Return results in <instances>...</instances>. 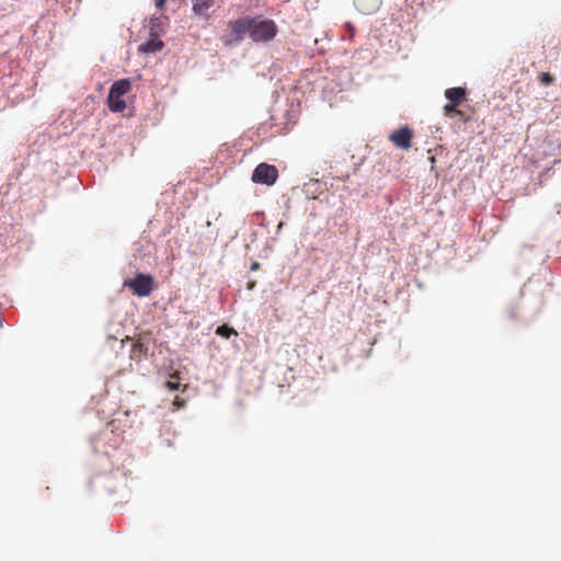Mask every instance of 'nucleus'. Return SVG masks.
Wrapping results in <instances>:
<instances>
[{"label": "nucleus", "instance_id": "19", "mask_svg": "<svg viewBox=\"0 0 561 561\" xmlns=\"http://www.w3.org/2000/svg\"><path fill=\"white\" fill-rule=\"evenodd\" d=\"M428 160H430V162H431V169H432V170H434V164H435V162H436L435 157H434V156H431V157L428 158Z\"/></svg>", "mask_w": 561, "mask_h": 561}, {"label": "nucleus", "instance_id": "10", "mask_svg": "<svg viewBox=\"0 0 561 561\" xmlns=\"http://www.w3.org/2000/svg\"><path fill=\"white\" fill-rule=\"evenodd\" d=\"M445 96L450 103L460 105L466 99V90L463 88H449L445 91Z\"/></svg>", "mask_w": 561, "mask_h": 561}, {"label": "nucleus", "instance_id": "8", "mask_svg": "<svg viewBox=\"0 0 561 561\" xmlns=\"http://www.w3.org/2000/svg\"><path fill=\"white\" fill-rule=\"evenodd\" d=\"M214 4L215 0H193V12L196 15L208 18Z\"/></svg>", "mask_w": 561, "mask_h": 561}, {"label": "nucleus", "instance_id": "9", "mask_svg": "<svg viewBox=\"0 0 561 561\" xmlns=\"http://www.w3.org/2000/svg\"><path fill=\"white\" fill-rule=\"evenodd\" d=\"M148 353L147 345L142 342L141 339H138L134 342L130 351V359L137 363L141 362Z\"/></svg>", "mask_w": 561, "mask_h": 561}, {"label": "nucleus", "instance_id": "16", "mask_svg": "<svg viewBox=\"0 0 561 561\" xmlns=\"http://www.w3.org/2000/svg\"><path fill=\"white\" fill-rule=\"evenodd\" d=\"M539 81L545 85H549L554 81V78L549 72H541L539 75Z\"/></svg>", "mask_w": 561, "mask_h": 561}, {"label": "nucleus", "instance_id": "2", "mask_svg": "<svg viewBox=\"0 0 561 561\" xmlns=\"http://www.w3.org/2000/svg\"><path fill=\"white\" fill-rule=\"evenodd\" d=\"M278 28L273 20L253 18L250 37L253 42H268L277 35Z\"/></svg>", "mask_w": 561, "mask_h": 561}, {"label": "nucleus", "instance_id": "3", "mask_svg": "<svg viewBox=\"0 0 561 561\" xmlns=\"http://www.w3.org/2000/svg\"><path fill=\"white\" fill-rule=\"evenodd\" d=\"M124 287L130 289L135 296L147 297L154 289V279L149 274L138 273L134 278L125 279Z\"/></svg>", "mask_w": 561, "mask_h": 561}, {"label": "nucleus", "instance_id": "18", "mask_svg": "<svg viewBox=\"0 0 561 561\" xmlns=\"http://www.w3.org/2000/svg\"><path fill=\"white\" fill-rule=\"evenodd\" d=\"M250 268H251V271H256V270H259V268H260V263H259V262H253V263L251 264V267H250Z\"/></svg>", "mask_w": 561, "mask_h": 561}, {"label": "nucleus", "instance_id": "11", "mask_svg": "<svg viewBox=\"0 0 561 561\" xmlns=\"http://www.w3.org/2000/svg\"><path fill=\"white\" fill-rule=\"evenodd\" d=\"M163 20H167L163 14L151 18L149 23L150 37H160V35L163 33Z\"/></svg>", "mask_w": 561, "mask_h": 561}, {"label": "nucleus", "instance_id": "1", "mask_svg": "<svg viewBox=\"0 0 561 561\" xmlns=\"http://www.w3.org/2000/svg\"><path fill=\"white\" fill-rule=\"evenodd\" d=\"M131 84L128 79H121L115 81L107 96L108 108L114 113L123 112L126 108V103L123 96L130 91Z\"/></svg>", "mask_w": 561, "mask_h": 561}, {"label": "nucleus", "instance_id": "5", "mask_svg": "<svg viewBox=\"0 0 561 561\" xmlns=\"http://www.w3.org/2000/svg\"><path fill=\"white\" fill-rule=\"evenodd\" d=\"M253 22V18L244 16L233 21H229L228 26L232 33V39H226L225 44L229 45L232 42H240L244 38L245 34L250 35L251 25Z\"/></svg>", "mask_w": 561, "mask_h": 561}, {"label": "nucleus", "instance_id": "4", "mask_svg": "<svg viewBox=\"0 0 561 561\" xmlns=\"http://www.w3.org/2000/svg\"><path fill=\"white\" fill-rule=\"evenodd\" d=\"M278 179V170L275 165L262 162L255 167L252 172L251 180L256 184L271 186Z\"/></svg>", "mask_w": 561, "mask_h": 561}, {"label": "nucleus", "instance_id": "14", "mask_svg": "<svg viewBox=\"0 0 561 561\" xmlns=\"http://www.w3.org/2000/svg\"><path fill=\"white\" fill-rule=\"evenodd\" d=\"M179 379H180V378H179V375H178V374H173V375H171V376H170V380H168V381L165 382V387H167L168 389L172 390V391H174V390H179V389H180V386H181V383H180Z\"/></svg>", "mask_w": 561, "mask_h": 561}, {"label": "nucleus", "instance_id": "13", "mask_svg": "<svg viewBox=\"0 0 561 561\" xmlns=\"http://www.w3.org/2000/svg\"><path fill=\"white\" fill-rule=\"evenodd\" d=\"M216 334L225 339H229L231 335H238L237 331L233 328H230L226 324L219 325L216 329Z\"/></svg>", "mask_w": 561, "mask_h": 561}, {"label": "nucleus", "instance_id": "6", "mask_svg": "<svg viewBox=\"0 0 561 561\" xmlns=\"http://www.w3.org/2000/svg\"><path fill=\"white\" fill-rule=\"evenodd\" d=\"M388 138L397 148L409 150L412 146L413 131L407 126L400 127L391 133Z\"/></svg>", "mask_w": 561, "mask_h": 561}, {"label": "nucleus", "instance_id": "12", "mask_svg": "<svg viewBox=\"0 0 561 561\" xmlns=\"http://www.w3.org/2000/svg\"><path fill=\"white\" fill-rule=\"evenodd\" d=\"M163 47V42L159 39V37H151L146 44L141 46V49L145 53H156L161 50Z\"/></svg>", "mask_w": 561, "mask_h": 561}, {"label": "nucleus", "instance_id": "15", "mask_svg": "<svg viewBox=\"0 0 561 561\" xmlns=\"http://www.w3.org/2000/svg\"><path fill=\"white\" fill-rule=\"evenodd\" d=\"M457 106L458 104H455V103H448L444 106V112L446 115L448 116H451V115H459V116H462V112L457 110Z\"/></svg>", "mask_w": 561, "mask_h": 561}, {"label": "nucleus", "instance_id": "17", "mask_svg": "<svg viewBox=\"0 0 561 561\" xmlns=\"http://www.w3.org/2000/svg\"><path fill=\"white\" fill-rule=\"evenodd\" d=\"M167 1L165 0H156V7L159 9V10H162L163 7H164V3Z\"/></svg>", "mask_w": 561, "mask_h": 561}, {"label": "nucleus", "instance_id": "7", "mask_svg": "<svg viewBox=\"0 0 561 561\" xmlns=\"http://www.w3.org/2000/svg\"><path fill=\"white\" fill-rule=\"evenodd\" d=\"M354 2L357 10L363 14L376 12L381 4V0H354Z\"/></svg>", "mask_w": 561, "mask_h": 561}, {"label": "nucleus", "instance_id": "20", "mask_svg": "<svg viewBox=\"0 0 561 561\" xmlns=\"http://www.w3.org/2000/svg\"><path fill=\"white\" fill-rule=\"evenodd\" d=\"M174 404L178 405V408H181V407H183L184 402L180 401V399L176 397L174 400Z\"/></svg>", "mask_w": 561, "mask_h": 561}]
</instances>
